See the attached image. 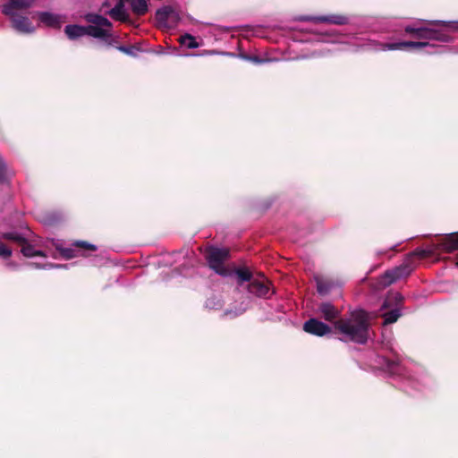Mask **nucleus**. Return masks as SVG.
<instances>
[{"mask_svg": "<svg viewBox=\"0 0 458 458\" xmlns=\"http://www.w3.org/2000/svg\"><path fill=\"white\" fill-rule=\"evenodd\" d=\"M229 256L227 249L209 248L206 257L209 267L218 275L223 276H234L239 285L250 279V271L246 268H230L225 266V261Z\"/></svg>", "mask_w": 458, "mask_h": 458, "instance_id": "2", "label": "nucleus"}, {"mask_svg": "<svg viewBox=\"0 0 458 458\" xmlns=\"http://www.w3.org/2000/svg\"><path fill=\"white\" fill-rule=\"evenodd\" d=\"M246 59H249L254 63H257V64H260L262 63L263 61L259 59L258 57H245Z\"/></svg>", "mask_w": 458, "mask_h": 458, "instance_id": "31", "label": "nucleus"}, {"mask_svg": "<svg viewBox=\"0 0 458 458\" xmlns=\"http://www.w3.org/2000/svg\"><path fill=\"white\" fill-rule=\"evenodd\" d=\"M75 247H79V248H81L82 250H97V247L93 244H90V243H88L86 242H74L73 244Z\"/></svg>", "mask_w": 458, "mask_h": 458, "instance_id": "25", "label": "nucleus"}, {"mask_svg": "<svg viewBox=\"0 0 458 458\" xmlns=\"http://www.w3.org/2000/svg\"><path fill=\"white\" fill-rule=\"evenodd\" d=\"M119 50L123 52V53H125V54H128V55H131L132 54L131 49L128 48V47H120Z\"/></svg>", "mask_w": 458, "mask_h": 458, "instance_id": "30", "label": "nucleus"}, {"mask_svg": "<svg viewBox=\"0 0 458 458\" xmlns=\"http://www.w3.org/2000/svg\"><path fill=\"white\" fill-rule=\"evenodd\" d=\"M37 15L39 21L47 27L60 28L64 22V19L62 15L49 12L38 13Z\"/></svg>", "mask_w": 458, "mask_h": 458, "instance_id": "8", "label": "nucleus"}, {"mask_svg": "<svg viewBox=\"0 0 458 458\" xmlns=\"http://www.w3.org/2000/svg\"><path fill=\"white\" fill-rule=\"evenodd\" d=\"M85 19L92 24L86 27V35L96 38L112 37V23L106 18L96 13H88Z\"/></svg>", "mask_w": 458, "mask_h": 458, "instance_id": "3", "label": "nucleus"}, {"mask_svg": "<svg viewBox=\"0 0 458 458\" xmlns=\"http://www.w3.org/2000/svg\"><path fill=\"white\" fill-rule=\"evenodd\" d=\"M403 301V296L399 293H393L387 295L382 308L386 309L392 306L394 303L396 305L395 308L391 310L388 312H386L383 314V317L385 318L384 324H392L395 322L401 316L400 308L398 307V304Z\"/></svg>", "mask_w": 458, "mask_h": 458, "instance_id": "4", "label": "nucleus"}, {"mask_svg": "<svg viewBox=\"0 0 458 458\" xmlns=\"http://www.w3.org/2000/svg\"><path fill=\"white\" fill-rule=\"evenodd\" d=\"M33 0H8L3 6V13L5 15L16 13L15 10L26 9L31 6Z\"/></svg>", "mask_w": 458, "mask_h": 458, "instance_id": "9", "label": "nucleus"}, {"mask_svg": "<svg viewBox=\"0 0 458 458\" xmlns=\"http://www.w3.org/2000/svg\"><path fill=\"white\" fill-rule=\"evenodd\" d=\"M369 319L370 316L366 311L354 310L349 318L338 320L335 327L344 340L363 344L368 339Z\"/></svg>", "mask_w": 458, "mask_h": 458, "instance_id": "1", "label": "nucleus"}, {"mask_svg": "<svg viewBox=\"0 0 458 458\" xmlns=\"http://www.w3.org/2000/svg\"><path fill=\"white\" fill-rule=\"evenodd\" d=\"M175 12L169 6L164 7L157 12V18L162 22H168L170 20L175 19Z\"/></svg>", "mask_w": 458, "mask_h": 458, "instance_id": "19", "label": "nucleus"}, {"mask_svg": "<svg viewBox=\"0 0 458 458\" xmlns=\"http://www.w3.org/2000/svg\"><path fill=\"white\" fill-rule=\"evenodd\" d=\"M22 243L21 252L25 257L32 258L35 256H44V254L39 251L36 250L33 246L25 243L24 242Z\"/></svg>", "mask_w": 458, "mask_h": 458, "instance_id": "21", "label": "nucleus"}, {"mask_svg": "<svg viewBox=\"0 0 458 458\" xmlns=\"http://www.w3.org/2000/svg\"><path fill=\"white\" fill-rule=\"evenodd\" d=\"M11 175H13V172L7 169L5 163L0 157V180L4 182Z\"/></svg>", "mask_w": 458, "mask_h": 458, "instance_id": "22", "label": "nucleus"}, {"mask_svg": "<svg viewBox=\"0 0 458 458\" xmlns=\"http://www.w3.org/2000/svg\"><path fill=\"white\" fill-rule=\"evenodd\" d=\"M440 246L446 251L452 252L455 250H458V233L450 234L445 237Z\"/></svg>", "mask_w": 458, "mask_h": 458, "instance_id": "15", "label": "nucleus"}, {"mask_svg": "<svg viewBox=\"0 0 458 458\" xmlns=\"http://www.w3.org/2000/svg\"><path fill=\"white\" fill-rule=\"evenodd\" d=\"M303 329L307 333L318 335V336H323L331 332V327L325 323L316 319V318H310L308 321H306L303 325Z\"/></svg>", "mask_w": 458, "mask_h": 458, "instance_id": "6", "label": "nucleus"}, {"mask_svg": "<svg viewBox=\"0 0 458 458\" xmlns=\"http://www.w3.org/2000/svg\"><path fill=\"white\" fill-rule=\"evenodd\" d=\"M65 34L71 39H74L86 35V27L79 25H68L65 27Z\"/></svg>", "mask_w": 458, "mask_h": 458, "instance_id": "17", "label": "nucleus"}, {"mask_svg": "<svg viewBox=\"0 0 458 458\" xmlns=\"http://www.w3.org/2000/svg\"><path fill=\"white\" fill-rule=\"evenodd\" d=\"M80 250H74L73 249H71V248H64V249H61L60 250V252L61 254L63 255V257H64L65 259H72L74 257H77L79 254Z\"/></svg>", "mask_w": 458, "mask_h": 458, "instance_id": "24", "label": "nucleus"}, {"mask_svg": "<svg viewBox=\"0 0 458 458\" xmlns=\"http://www.w3.org/2000/svg\"><path fill=\"white\" fill-rule=\"evenodd\" d=\"M131 9L137 15H143L148 12V4L146 0H129Z\"/></svg>", "mask_w": 458, "mask_h": 458, "instance_id": "18", "label": "nucleus"}, {"mask_svg": "<svg viewBox=\"0 0 458 458\" xmlns=\"http://www.w3.org/2000/svg\"><path fill=\"white\" fill-rule=\"evenodd\" d=\"M305 20L318 22H329L333 24H344L347 21V19L341 15L318 16L313 18H306Z\"/></svg>", "mask_w": 458, "mask_h": 458, "instance_id": "14", "label": "nucleus"}, {"mask_svg": "<svg viewBox=\"0 0 458 458\" xmlns=\"http://www.w3.org/2000/svg\"><path fill=\"white\" fill-rule=\"evenodd\" d=\"M180 43L188 48H198L199 44L196 41L195 38L190 34H185L180 38Z\"/></svg>", "mask_w": 458, "mask_h": 458, "instance_id": "20", "label": "nucleus"}, {"mask_svg": "<svg viewBox=\"0 0 458 458\" xmlns=\"http://www.w3.org/2000/svg\"><path fill=\"white\" fill-rule=\"evenodd\" d=\"M404 268L397 267L394 270L386 272L385 276L382 278V284L384 285H389L396 281L399 277L403 275Z\"/></svg>", "mask_w": 458, "mask_h": 458, "instance_id": "16", "label": "nucleus"}, {"mask_svg": "<svg viewBox=\"0 0 458 458\" xmlns=\"http://www.w3.org/2000/svg\"><path fill=\"white\" fill-rule=\"evenodd\" d=\"M419 30V27L414 26H407L405 27V31L410 34H413L416 37V30Z\"/></svg>", "mask_w": 458, "mask_h": 458, "instance_id": "28", "label": "nucleus"}, {"mask_svg": "<svg viewBox=\"0 0 458 458\" xmlns=\"http://www.w3.org/2000/svg\"><path fill=\"white\" fill-rule=\"evenodd\" d=\"M455 266L458 267V261L456 262Z\"/></svg>", "mask_w": 458, "mask_h": 458, "instance_id": "32", "label": "nucleus"}, {"mask_svg": "<svg viewBox=\"0 0 458 458\" xmlns=\"http://www.w3.org/2000/svg\"><path fill=\"white\" fill-rule=\"evenodd\" d=\"M248 285V290L250 293H253L259 297H265L269 293V282L264 277L252 279V275L250 274V279Z\"/></svg>", "mask_w": 458, "mask_h": 458, "instance_id": "5", "label": "nucleus"}, {"mask_svg": "<svg viewBox=\"0 0 458 458\" xmlns=\"http://www.w3.org/2000/svg\"><path fill=\"white\" fill-rule=\"evenodd\" d=\"M9 16L12 20L13 27L16 30L22 33H31L35 30V27L30 21L28 17L19 15L17 13H13Z\"/></svg>", "mask_w": 458, "mask_h": 458, "instance_id": "7", "label": "nucleus"}, {"mask_svg": "<svg viewBox=\"0 0 458 458\" xmlns=\"http://www.w3.org/2000/svg\"><path fill=\"white\" fill-rule=\"evenodd\" d=\"M428 46L427 42H414V41H403L398 43L392 44H383L381 45V50H397L402 49L403 47H416L420 48Z\"/></svg>", "mask_w": 458, "mask_h": 458, "instance_id": "10", "label": "nucleus"}, {"mask_svg": "<svg viewBox=\"0 0 458 458\" xmlns=\"http://www.w3.org/2000/svg\"><path fill=\"white\" fill-rule=\"evenodd\" d=\"M125 0H119V2L113 7L108 14L114 20L120 21H126L129 18V15L124 8Z\"/></svg>", "mask_w": 458, "mask_h": 458, "instance_id": "11", "label": "nucleus"}, {"mask_svg": "<svg viewBox=\"0 0 458 458\" xmlns=\"http://www.w3.org/2000/svg\"><path fill=\"white\" fill-rule=\"evenodd\" d=\"M318 312L327 321H332L338 317V310L328 302L322 303L318 307Z\"/></svg>", "mask_w": 458, "mask_h": 458, "instance_id": "13", "label": "nucleus"}, {"mask_svg": "<svg viewBox=\"0 0 458 458\" xmlns=\"http://www.w3.org/2000/svg\"><path fill=\"white\" fill-rule=\"evenodd\" d=\"M430 23L442 24L445 27H446L448 30H453V31L458 30V21L445 22V21H430Z\"/></svg>", "mask_w": 458, "mask_h": 458, "instance_id": "23", "label": "nucleus"}, {"mask_svg": "<svg viewBox=\"0 0 458 458\" xmlns=\"http://www.w3.org/2000/svg\"><path fill=\"white\" fill-rule=\"evenodd\" d=\"M12 254V250L4 243L0 242V257L8 258Z\"/></svg>", "mask_w": 458, "mask_h": 458, "instance_id": "27", "label": "nucleus"}, {"mask_svg": "<svg viewBox=\"0 0 458 458\" xmlns=\"http://www.w3.org/2000/svg\"><path fill=\"white\" fill-rule=\"evenodd\" d=\"M416 38L421 39L444 40L442 34L438 30L428 27H419V30H416Z\"/></svg>", "mask_w": 458, "mask_h": 458, "instance_id": "12", "label": "nucleus"}, {"mask_svg": "<svg viewBox=\"0 0 458 458\" xmlns=\"http://www.w3.org/2000/svg\"><path fill=\"white\" fill-rule=\"evenodd\" d=\"M318 291L319 293H326L327 292V288L323 285V284L320 281L317 282Z\"/></svg>", "mask_w": 458, "mask_h": 458, "instance_id": "29", "label": "nucleus"}, {"mask_svg": "<svg viewBox=\"0 0 458 458\" xmlns=\"http://www.w3.org/2000/svg\"><path fill=\"white\" fill-rule=\"evenodd\" d=\"M5 239L13 240L18 242H23L24 239L17 233H6L4 234Z\"/></svg>", "mask_w": 458, "mask_h": 458, "instance_id": "26", "label": "nucleus"}]
</instances>
